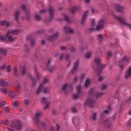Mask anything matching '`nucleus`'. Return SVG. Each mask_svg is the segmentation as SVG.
Masks as SVG:
<instances>
[{
  "instance_id": "obj_17",
  "label": "nucleus",
  "mask_w": 131,
  "mask_h": 131,
  "mask_svg": "<svg viewBox=\"0 0 131 131\" xmlns=\"http://www.w3.org/2000/svg\"><path fill=\"white\" fill-rule=\"evenodd\" d=\"M115 8L118 12L120 13H124V7L120 6L119 4H116Z\"/></svg>"
},
{
  "instance_id": "obj_15",
  "label": "nucleus",
  "mask_w": 131,
  "mask_h": 131,
  "mask_svg": "<svg viewBox=\"0 0 131 131\" xmlns=\"http://www.w3.org/2000/svg\"><path fill=\"white\" fill-rule=\"evenodd\" d=\"M77 89L78 94H75L73 96V97L74 99H77L78 97H79V94L80 95H81V93H81V90H82V87H81L80 85H79L77 86Z\"/></svg>"
},
{
  "instance_id": "obj_47",
  "label": "nucleus",
  "mask_w": 131,
  "mask_h": 131,
  "mask_svg": "<svg viewBox=\"0 0 131 131\" xmlns=\"http://www.w3.org/2000/svg\"><path fill=\"white\" fill-rule=\"evenodd\" d=\"M105 79V77L104 76H101L98 78V80L99 81H102V80H104Z\"/></svg>"
},
{
  "instance_id": "obj_46",
  "label": "nucleus",
  "mask_w": 131,
  "mask_h": 131,
  "mask_svg": "<svg viewBox=\"0 0 131 131\" xmlns=\"http://www.w3.org/2000/svg\"><path fill=\"white\" fill-rule=\"evenodd\" d=\"M7 72H11V66L10 65L7 67Z\"/></svg>"
},
{
  "instance_id": "obj_24",
  "label": "nucleus",
  "mask_w": 131,
  "mask_h": 131,
  "mask_svg": "<svg viewBox=\"0 0 131 131\" xmlns=\"http://www.w3.org/2000/svg\"><path fill=\"white\" fill-rule=\"evenodd\" d=\"M8 81L5 80H0V85L1 86H7L8 85Z\"/></svg>"
},
{
  "instance_id": "obj_63",
  "label": "nucleus",
  "mask_w": 131,
  "mask_h": 131,
  "mask_svg": "<svg viewBox=\"0 0 131 131\" xmlns=\"http://www.w3.org/2000/svg\"><path fill=\"white\" fill-rule=\"evenodd\" d=\"M16 89H17V90H20V85L19 84H17Z\"/></svg>"
},
{
  "instance_id": "obj_57",
  "label": "nucleus",
  "mask_w": 131,
  "mask_h": 131,
  "mask_svg": "<svg viewBox=\"0 0 131 131\" xmlns=\"http://www.w3.org/2000/svg\"><path fill=\"white\" fill-rule=\"evenodd\" d=\"M4 110H5V111H6V112H9V111L8 107H5Z\"/></svg>"
},
{
  "instance_id": "obj_52",
  "label": "nucleus",
  "mask_w": 131,
  "mask_h": 131,
  "mask_svg": "<svg viewBox=\"0 0 131 131\" xmlns=\"http://www.w3.org/2000/svg\"><path fill=\"white\" fill-rule=\"evenodd\" d=\"M66 58L68 61H69L70 59V55L69 54H67V55H66Z\"/></svg>"
},
{
  "instance_id": "obj_41",
  "label": "nucleus",
  "mask_w": 131,
  "mask_h": 131,
  "mask_svg": "<svg viewBox=\"0 0 131 131\" xmlns=\"http://www.w3.org/2000/svg\"><path fill=\"white\" fill-rule=\"evenodd\" d=\"M35 17L36 19H37L38 21H40V20H41V16H40V15H36Z\"/></svg>"
},
{
  "instance_id": "obj_42",
  "label": "nucleus",
  "mask_w": 131,
  "mask_h": 131,
  "mask_svg": "<svg viewBox=\"0 0 131 131\" xmlns=\"http://www.w3.org/2000/svg\"><path fill=\"white\" fill-rule=\"evenodd\" d=\"M91 11H92V14H97V13H98V10H97L94 8H92L91 9Z\"/></svg>"
},
{
  "instance_id": "obj_3",
  "label": "nucleus",
  "mask_w": 131,
  "mask_h": 131,
  "mask_svg": "<svg viewBox=\"0 0 131 131\" xmlns=\"http://www.w3.org/2000/svg\"><path fill=\"white\" fill-rule=\"evenodd\" d=\"M20 8L24 13V16L21 17V20L26 19L27 21H29L30 20V12L26 9V5L21 4Z\"/></svg>"
},
{
  "instance_id": "obj_51",
  "label": "nucleus",
  "mask_w": 131,
  "mask_h": 131,
  "mask_svg": "<svg viewBox=\"0 0 131 131\" xmlns=\"http://www.w3.org/2000/svg\"><path fill=\"white\" fill-rule=\"evenodd\" d=\"M107 88V85L105 84H102V87H101V89L104 90H106V88Z\"/></svg>"
},
{
  "instance_id": "obj_50",
  "label": "nucleus",
  "mask_w": 131,
  "mask_h": 131,
  "mask_svg": "<svg viewBox=\"0 0 131 131\" xmlns=\"http://www.w3.org/2000/svg\"><path fill=\"white\" fill-rule=\"evenodd\" d=\"M6 68V64H3L2 66L0 67V69L1 70H3Z\"/></svg>"
},
{
  "instance_id": "obj_31",
  "label": "nucleus",
  "mask_w": 131,
  "mask_h": 131,
  "mask_svg": "<svg viewBox=\"0 0 131 131\" xmlns=\"http://www.w3.org/2000/svg\"><path fill=\"white\" fill-rule=\"evenodd\" d=\"M9 95L11 98H15L16 97V93L12 91L9 92Z\"/></svg>"
},
{
  "instance_id": "obj_2",
  "label": "nucleus",
  "mask_w": 131,
  "mask_h": 131,
  "mask_svg": "<svg viewBox=\"0 0 131 131\" xmlns=\"http://www.w3.org/2000/svg\"><path fill=\"white\" fill-rule=\"evenodd\" d=\"M19 33H20V30L18 29L8 31L6 34V37L1 36L0 37V39L2 40H6L7 38L9 41H13V40L16 38V37H15L14 35H17V34H19Z\"/></svg>"
},
{
  "instance_id": "obj_39",
  "label": "nucleus",
  "mask_w": 131,
  "mask_h": 131,
  "mask_svg": "<svg viewBox=\"0 0 131 131\" xmlns=\"http://www.w3.org/2000/svg\"><path fill=\"white\" fill-rule=\"evenodd\" d=\"M72 121L73 123H75L76 121H78V119L76 117H73Z\"/></svg>"
},
{
  "instance_id": "obj_10",
  "label": "nucleus",
  "mask_w": 131,
  "mask_h": 131,
  "mask_svg": "<svg viewBox=\"0 0 131 131\" xmlns=\"http://www.w3.org/2000/svg\"><path fill=\"white\" fill-rule=\"evenodd\" d=\"M10 127L16 128V129H21V127H22V126L21 125V122L17 121L15 123H13L11 125Z\"/></svg>"
},
{
  "instance_id": "obj_60",
  "label": "nucleus",
  "mask_w": 131,
  "mask_h": 131,
  "mask_svg": "<svg viewBox=\"0 0 131 131\" xmlns=\"http://www.w3.org/2000/svg\"><path fill=\"white\" fill-rule=\"evenodd\" d=\"M61 51H64V50H66V48L65 47L62 46L61 47Z\"/></svg>"
},
{
  "instance_id": "obj_25",
  "label": "nucleus",
  "mask_w": 131,
  "mask_h": 131,
  "mask_svg": "<svg viewBox=\"0 0 131 131\" xmlns=\"http://www.w3.org/2000/svg\"><path fill=\"white\" fill-rule=\"evenodd\" d=\"M85 58L87 60H89V59H91V57H92V52H89L86 53V54L84 55Z\"/></svg>"
},
{
  "instance_id": "obj_20",
  "label": "nucleus",
  "mask_w": 131,
  "mask_h": 131,
  "mask_svg": "<svg viewBox=\"0 0 131 131\" xmlns=\"http://www.w3.org/2000/svg\"><path fill=\"white\" fill-rule=\"evenodd\" d=\"M26 38H27V40H28V41H29V42H30L31 46H33V35H30L29 36H27Z\"/></svg>"
},
{
  "instance_id": "obj_5",
  "label": "nucleus",
  "mask_w": 131,
  "mask_h": 131,
  "mask_svg": "<svg viewBox=\"0 0 131 131\" xmlns=\"http://www.w3.org/2000/svg\"><path fill=\"white\" fill-rule=\"evenodd\" d=\"M95 105V100H93L91 96L87 98L86 101L85 102V106H89V107H94Z\"/></svg>"
},
{
  "instance_id": "obj_61",
  "label": "nucleus",
  "mask_w": 131,
  "mask_h": 131,
  "mask_svg": "<svg viewBox=\"0 0 131 131\" xmlns=\"http://www.w3.org/2000/svg\"><path fill=\"white\" fill-rule=\"evenodd\" d=\"M8 124H9V121L8 120H6V121L4 122V124H5V125H7Z\"/></svg>"
},
{
  "instance_id": "obj_16",
  "label": "nucleus",
  "mask_w": 131,
  "mask_h": 131,
  "mask_svg": "<svg viewBox=\"0 0 131 131\" xmlns=\"http://www.w3.org/2000/svg\"><path fill=\"white\" fill-rule=\"evenodd\" d=\"M89 14V11H85L82 17L81 24V25H85V20H86V17H88V15Z\"/></svg>"
},
{
  "instance_id": "obj_58",
  "label": "nucleus",
  "mask_w": 131,
  "mask_h": 131,
  "mask_svg": "<svg viewBox=\"0 0 131 131\" xmlns=\"http://www.w3.org/2000/svg\"><path fill=\"white\" fill-rule=\"evenodd\" d=\"M107 55L108 56H109L110 57H111V56H112V53H111V52H107Z\"/></svg>"
},
{
  "instance_id": "obj_62",
  "label": "nucleus",
  "mask_w": 131,
  "mask_h": 131,
  "mask_svg": "<svg viewBox=\"0 0 131 131\" xmlns=\"http://www.w3.org/2000/svg\"><path fill=\"white\" fill-rule=\"evenodd\" d=\"M7 128L8 130H9V131H14V130L13 129H12V128L7 127Z\"/></svg>"
},
{
  "instance_id": "obj_18",
  "label": "nucleus",
  "mask_w": 131,
  "mask_h": 131,
  "mask_svg": "<svg viewBox=\"0 0 131 131\" xmlns=\"http://www.w3.org/2000/svg\"><path fill=\"white\" fill-rule=\"evenodd\" d=\"M19 71L23 76L26 74V67L24 65L19 66Z\"/></svg>"
},
{
  "instance_id": "obj_26",
  "label": "nucleus",
  "mask_w": 131,
  "mask_h": 131,
  "mask_svg": "<svg viewBox=\"0 0 131 131\" xmlns=\"http://www.w3.org/2000/svg\"><path fill=\"white\" fill-rule=\"evenodd\" d=\"M14 75L16 77H17V78L19 77V75H18V68L17 67H14Z\"/></svg>"
},
{
  "instance_id": "obj_23",
  "label": "nucleus",
  "mask_w": 131,
  "mask_h": 131,
  "mask_svg": "<svg viewBox=\"0 0 131 131\" xmlns=\"http://www.w3.org/2000/svg\"><path fill=\"white\" fill-rule=\"evenodd\" d=\"M0 24L2 26H5L6 27H9L10 26V23L7 20H4L0 22Z\"/></svg>"
},
{
  "instance_id": "obj_55",
  "label": "nucleus",
  "mask_w": 131,
  "mask_h": 131,
  "mask_svg": "<svg viewBox=\"0 0 131 131\" xmlns=\"http://www.w3.org/2000/svg\"><path fill=\"white\" fill-rule=\"evenodd\" d=\"M106 67V65L105 64H102L100 66V69H104Z\"/></svg>"
},
{
  "instance_id": "obj_44",
  "label": "nucleus",
  "mask_w": 131,
  "mask_h": 131,
  "mask_svg": "<svg viewBox=\"0 0 131 131\" xmlns=\"http://www.w3.org/2000/svg\"><path fill=\"white\" fill-rule=\"evenodd\" d=\"M96 119H97V114L95 113V114H94V115L92 117V120H96Z\"/></svg>"
},
{
  "instance_id": "obj_30",
  "label": "nucleus",
  "mask_w": 131,
  "mask_h": 131,
  "mask_svg": "<svg viewBox=\"0 0 131 131\" xmlns=\"http://www.w3.org/2000/svg\"><path fill=\"white\" fill-rule=\"evenodd\" d=\"M92 81V80L91 79H87L85 82V88H88L89 85H90V83H91V82Z\"/></svg>"
},
{
  "instance_id": "obj_53",
  "label": "nucleus",
  "mask_w": 131,
  "mask_h": 131,
  "mask_svg": "<svg viewBox=\"0 0 131 131\" xmlns=\"http://www.w3.org/2000/svg\"><path fill=\"white\" fill-rule=\"evenodd\" d=\"M40 12L41 13V14H45V13L47 12V10L46 9H43L40 10Z\"/></svg>"
},
{
  "instance_id": "obj_11",
  "label": "nucleus",
  "mask_w": 131,
  "mask_h": 131,
  "mask_svg": "<svg viewBox=\"0 0 131 131\" xmlns=\"http://www.w3.org/2000/svg\"><path fill=\"white\" fill-rule=\"evenodd\" d=\"M79 66V61H77L75 62L73 68L71 70V73L74 74L77 72V68H78Z\"/></svg>"
},
{
  "instance_id": "obj_54",
  "label": "nucleus",
  "mask_w": 131,
  "mask_h": 131,
  "mask_svg": "<svg viewBox=\"0 0 131 131\" xmlns=\"http://www.w3.org/2000/svg\"><path fill=\"white\" fill-rule=\"evenodd\" d=\"M84 78H85V74H83L81 76V79H83Z\"/></svg>"
},
{
  "instance_id": "obj_22",
  "label": "nucleus",
  "mask_w": 131,
  "mask_h": 131,
  "mask_svg": "<svg viewBox=\"0 0 131 131\" xmlns=\"http://www.w3.org/2000/svg\"><path fill=\"white\" fill-rule=\"evenodd\" d=\"M34 72L36 76L37 79H39L40 78V73H39L38 72V71H37V69L36 68V67H35L34 68Z\"/></svg>"
},
{
  "instance_id": "obj_43",
  "label": "nucleus",
  "mask_w": 131,
  "mask_h": 131,
  "mask_svg": "<svg viewBox=\"0 0 131 131\" xmlns=\"http://www.w3.org/2000/svg\"><path fill=\"white\" fill-rule=\"evenodd\" d=\"M70 52L73 53V52L76 51V49L74 47H71L70 49Z\"/></svg>"
},
{
  "instance_id": "obj_13",
  "label": "nucleus",
  "mask_w": 131,
  "mask_h": 131,
  "mask_svg": "<svg viewBox=\"0 0 131 131\" xmlns=\"http://www.w3.org/2000/svg\"><path fill=\"white\" fill-rule=\"evenodd\" d=\"M21 11L16 10L14 12V18L17 23H18V22H19V17H20V16H21Z\"/></svg>"
},
{
  "instance_id": "obj_21",
  "label": "nucleus",
  "mask_w": 131,
  "mask_h": 131,
  "mask_svg": "<svg viewBox=\"0 0 131 131\" xmlns=\"http://www.w3.org/2000/svg\"><path fill=\"white\" fill-rule=\"evenodd\" d=\"M49 12H50V14L51 16L50 20L54 17V13L55 12V8H54V7L53 6H50L49 8Z\"/></svg>"
},
{
  "instance_id": "obj_56",
  "label": "nucleus",
  "mask_w": 131,
  "mask_h": 131,
  "mask_svg": "<svg viewBox=\"0 0 131 131\" xmlns=\"http://www.w3.org/2000/svg\"><path fill=\"white\" fill-rule=\"evenodd\" d=\"M109 113V111L108 110H105L104 112H103V114H108Z\"/></svg>"
},
{
  "instance_id": "obj_8",
  "label": "nucleus",
  "mask_w": 131,
  "mask_h": 131,
  "mask_svg": "<svg viewBox=\"0 0 131 131\" xmlns=\"http://www.w3.org/2000/svg\"><path fill=\"white\" fill-rule=\"evenodd\" d=\"M129 60V58H128V57H124L123 58H122V59H120L118 62L117 63V65H118V66H119L120 68H121V69H123L124 66L123 65H120L121 63H127V62H128V61Z\"/></svg>"
},
{
  "instance_id": "obj_34",
  "label": "nucleus",
  "mask_w": 131,
  "mask_h": 131,
  "mask_svg": "<svg viewBox=\"0 0 131 131\" xmlns=\"http://www.w3.org/2000/svg\"><path fill=\"white\" fill-rule=\"evenodd\" d=\"M0 53L3 54V55H5L6 53H7V50H6V49L0 48Z\"/></svg>"
},
{
  "instance_id": "obj_27",
  "label": "nucleus",
  "mask_w": 131,
  "mask_h": 131,
  "mask_svg": "<svg viewBox=\"0 0 131 131\" xmlns=\"http://www.w3.org/2000/svg\"><path fill=\"white\" fill-rule=\"evenodd\" d=\"M70 86V85L69 84V83H66L62 86L61 90L62 91H64V92H65L66 90H67L68 88H69Z\"/></svg>"
},
{
  "instance_id": "obj_48",
  "label": "nucleus",
  "mask_w": 131,
  "mask_h": 131,
  "mask_svg": "<svg viewBox=\"0 0 131 131\" xmlns=\"http://www.w3.org/2000/svg\"><path fill=\"white\" fill-rule=\"evenodd\" d=\"M6 105V101H2L0 103V107H3V106H5Z\"/></svg>"
},
{
  "instance_id": "obj_35",
  "label": "nucleus",
  "mask_w": 131,
  "mask_h": 131,
  "mask_svg": "<svg viewBox=\"0 0 131 131\" xmlns=\"http://www.w3.org/2000/svg\"><path fill=\"white\" fill-rule=\"evenodd\" d=\"M97 37H98V39L99 41H102V40H103V35L99 34L97 36Z\"/></svg>"
},
{
  "instance_id": "obj_9",
  "label": "nucleus",
  "mask_w": 131,
  "mask_h": 131,
  "mask_svg": "<svg viewBox=\"0 0 131 131\" xmlns=\"http://www.w3.org/2000/svg\"><path fill=\"white\" fill-rule=\"evenodd\" d=\"M49 79L47 78H45L43 80V82L40 84V85L39 86V88L36 92V94H40V93H41V91H42V88H43V85H45V83H47V82H48Z\"/></svg>"
},
{
  "instance_id": "obj_40",
  "label": "nucleus",
  "mask_w": 131,
  "mask_h": 131,
  "mask_svg": "<svg viewBox=\"0 0 131 131\" xmlns=\"http://www.w3.org/2000/svg\"><path fill=\"white\" fill-rule=\"evenodd\" d=\"M0 90L2 93H4V94H6L7 92H8V90H7V88H3V89H0Z\"/></svg>"
},
{
  "instance_id": "obj_12",
  "label": "nucleus",
  "mask_w": 131,
  "mask_h": 131,
  "mask_svg": "<svg viewBox=\"0 0 131 131\" xmlns=\"http://www.w3.org/2000/svg\"><path fill=\"white\" fill-rule=\"evenodd\" d=\"M42 103H46V104L44 106L45 110H48L49 108H50V106H51V102L50 101H48V99L46 98H42L41 100Z\"/></svg>"
},
{
  "instance_id": "obj_38",
  "label": "nucleus",
  "mask_w": 131,
  "mask_h": 131,
  "mask_svg": "<svg viewBox=\"0 0 131 131\" xmlns=\"http://www.w3.org/2000/svg\"><path fill=\"white\" fill-rule=\"evenodd\" d=\"M50 91V89H49V88H44L43 92L45 94H47L48 93H49V92Z\"/></svg>"
},
{
  "instance_id": "obj_32",
  "label": "nucleus",
  "mask_w": 131,
  "mask_h": 131,
  "mask_svg": "<svg viewBox=\"0 0 131 131\" xmlns=\"http://www.w3.org/2000/svg\"><path fill=\"white\" fill-rule=\"evenodd\" d=\"M24 104L26 106H28L30 104V100L29 99H25L24 100Z\"/></svg>"
},
{
  "instance_id": "obj_37",
  "label": "nucleus",
  "mask_w": 131,
  "mask_h": 131,
  "mask_svg": "<svg viewBox=\"0 0 131 131\" xmlns=\"http://www.w3.org/2000/svg\"><path fill=\"white\" fill-rule=\"evenodd\" d=\"M49 71H50V72H54L55 71V70H56V67H52L50 69H48Z\"/></svg>"
},
{
  "instance_id": "obj_28",
  "label": "nucleus",
  "mask_w": 131,
  "mask_h": 131,
  "mask_svg": "<svg viewBox=\"0 0 131 131\" xmlns=\"http://www.w3.org/2000/svg\"><path fill=\"white\" fill-rule=\"evenodd\" d=\"M78 10H79V7H74L71 9V12L73 13H75V12L78 11Z\"/></svg>"
},
{
  "instance_id": "obj_7",
  "label": "nucleus",
  "mask_w": 131,
  "mask_h": 131,
  "mask_svg": "<svg viewBox=\"0 0 131 131\" xmlns=\"http://www.w3.org/2000/svg\"><path fill=\"white\" fill-rule=\"evenodd\" d=\"M114 17L115 18V19H117V20H118V21H119L120 22V23L122 25H127V24L126 23V21H125V18H124V17H123V16H121V15H119V16H117V15H114Z\"/></svg>"
},
{
  "instance_id": "obj_64",
  "label": "nucleus",
  "mask_w": 131,
  "mask_h": 131,
  "mask_svg": "<svg viewBox=\"0 0 131 131\" xmlns=\"http://www.w3.org/2000/svg\"><path fill=\"white\" fill-rule=\"evenodd\" d=\"M42 44H43V45H46V40H43L42 41Z\"/></svg>"
},
{
  "instance_id": "obj_49",
  "label": "nucleus",
  "mask_w": 131,
  "mask_h": 131,
  "mask_svg": "<svg viewBox=\"0 0 131 131\" xmlns=\"http://www.w3.org/2000/svg\"><path fill=\"white\" fill-rule=\"evenodd\" d=\"M72 112H73V113H76L77 112V110H76V108L73 107L72 109Z\"/></svg>"
},
{
  "instance_id": "obj_29",
  "label": "nucleus",
  "mask_w": 131,
  "mask_h": 131,
  "mask_svg": "<svg viewBox=\"0 0 131 131\" xmlns=\"http://www.w3.org/2000/svg\"><path fill=\"white\" fill-rule=\"evenodd\" d=\"M62 16L63 17V19H64L66 21H67V22H70V19H69V17L68 16V15L66 14H63L62 15Z\"/></svg>"
},
{
  "instance_id": "obj_19",
  "label": "nucleus",
  "mask_w": 131,
  "mask_h": 131,
  "mask_svg": "<svg viewBox=\"0 0 131 131\" xmlns=\"http://www.w3.org/2000/svg\"><path fill=\"white\" fill-rule=\"evenodd\" d=\"M58 36H60V34H59V33H55L53 34V36H50L48 37V40L52 41H53V39L55 38H57Z\"/></svg>"
},
{
  "instance_id": "obj_33",
  "label": "nucleus",
  "mask_w": 131,
  "mask_h": 131,
  "mask_svg": "<svg viewBox=\"0 0 131 131\" xmlns=\"http://www.w3.org/2000/svg\"><path fill=\"white\" fill-rule=\"evenodd\" d=\"M95 62L96 64H100V63H101V58L96 57L95 59Z\"/></svg>"
},
{
  "instance_id": "obj_59",
  "label": "nucleus",
  "mask_w": 131,
  "mask_h": 131,
  "mask_svg": "<svg viewBox=\"0 0 131 131\" xmlns=\"http://www.w3.org/2000/svg\"><path fill=\"white\" fill-rule=\"evenodd\" d=\"M56 126H57V130H59L60 129V125L57 124V125H56Z\"/></svg>"
},
{
  "instance_id": "obj_4",
  "label": "nucleus",
  "mask_w": 131,
  "mask_h": 131,
  "mask_svg": "<svg viewBox=\"0 0 131 131\" xmlns=\"http://www.w3.org/2000/svg\"><path fill=\"white\" fill-rule=\"evenodd\" d=\"M42 116V113L40 112L37 113L35 115V118L34 120V124L36 125H38V124H41L43 127L46 126L45 123H41L40 120H39V117Z\"/></svg>"
},
{
  "instance_id": "obj_6",
  "label": "nucleus",
  "mask_w": 131,
  "mask_h": 131,
  "mask_svg": "<svg viewBox=\"0 0 131 131\" xmlns=\"http://www.w3.org/2000/svg\"><path fill=\"white\" fill-rule=\"evenodd\" d=\"M90 95L91 96H94L95 98H100V97H102V96H103V93H98L95 89H92L90 91Z\"/></svg>"
},
{
  "instance_id": "obj_45",
  "label": "nucleus",
  "mask_w": 131,
  "mask_h": 131,
  "mask_svg": "<svg viewBox=\"0 0 131 131\" xmlns=\"http://www.w3.org/2000/svg\"><path fill=\"white\" fill-rule=\"evenodd\" d=\"M28 77L29 78V79H31V80H33V78H32V75L31 74L29 73L28 74Z\"/></svg>"
},
{
  "instance_id": "obj_1",
  "label": "nucleus",
  "mask_w": 131,
  "mask_h": 131,
  "mask_svg": "<svg viewBox=\"0 0 131 131\" xmlns=\"http://www.w3.org/2000/svg\"><path fill=\"white\" fill-rule=\"evenodd\" d=\"M91 26L92 28H90L91 31H94L95 30H102L104 29V25L105 24V19H101L99 20L98 25L96 27V20L94 19H91Z\"/></svg>"
},
{
  "instance_id": "obj_14",
  "label": "nucleus",
  "mask_w": 131,
  "mask_h": 131,
  "mask_svg": "<svg viewBox=\"0 0 131 131\" xmlns=\"http://www.w3.org/2000/svg\"><path fill=\"white\" fill-rule=\"evenodd\" d=\"M63 30L66 33H74V30H73V28L70 27L68 26H64L63 27Z\"/></svg>"
},
{
  "instance_id": "obj_36",
  "label": "nucleus",
  "mask_w": 131,
  "mask_h": 131,
  "mask_svg": "<svg viewBox=\"0 0 131 131\" xmlns=\"http://www.w3.org/2000/svg\"><path fill=\"white\" fill-rule=\"evenodd\" d=\"M12 105H13V107H14V108H17V107L19 106V102H18L17 101H15L14 102H13L12 103Z\"/></svg>"
}]
</instances>
